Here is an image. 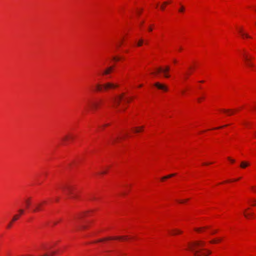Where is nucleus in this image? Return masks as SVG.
<instances>
[{
    "mask_svg": "<svg viewBox=\"0 0 256 256\" xmlns=\"http://www.w3.org/2000/svg\"><path fill=\"white\" fill-rule=\"evenodd\" d=\"M204 244L202 241H196L190 244L188 247L190 250L194 253L195 256H207L211 254V252L208 250L200 248L204 245Z\"/></svg>",
    "mask_w": 256,
    "mask_h": 256,
    "instance_id": "f257e3e1",
    "label": "nucleus"
},
{
    "mask_svg": "<svg viewBox=\"0 0 256 256\" xmlns=\"http://www.w3.org/2000/svg\"><path fill=\"white\" fill-rule=\"evenodd\" d=\"M118 84L110 82H108L103 84L104 91H106L110 89L118 88Z\"/></svg>",
    "mask_w": 256,
    "mask_h": 256,
    "instance_id": "f03ea898",
    "label": "nucleus"
},
{
    "mask_svg": "<svg viewBox=\"0 0 256 256\" xmlns=\"http://www.w3.org/2000/svg\"><path fill=\"white\" fill-rule=\"evenodd\" d=\"M124 94H122L120 95L116 96L112 98V100L116 104V107L118 106L120 104V101L123 99Z\"/></svg>",
    "mask_w": 256,
    "mask_h": 256,
    "instance_id": "7ed1b4c3",
    "label": "nucleus"
},
{
    "mask_svg": "<svg viewBox=\"0 0 256 256\" xmlns=\"http://www.w3.org/2000/svg\"><path fill=\"white\" fill-rule=\"evenodd\" d=\"M62 190L67 195H70L72 194V190L74 188L70 185H66L63 186L62 188Z\"/></svg>",
    "mask_w": 256,
    "mask_h": 256,
    "instance_id": "20e7f679",
    "label": "nucleus"
},
{
    "mask_svg": "<svg viewBox=\"0 0 256 256\" xmlns=\"http://www.w3.org/2000/svg\"><path fill=\"white\" fill-rule=\"evenodd\" d=\"M157 72H162L164 74V76L166 78H169L170 76L168 74V72L170 70V67L168 66H166L164 68H158L156 69Z\"/></svg>",
    "mask_w": 256,
    "mask_h": 256,
    "instance_id": "39448f33",
    "label": "nucleus"
},
{
    "mask_svg": "<svg viewBox=\"0 0 256 256\" xmlns=\"http://www.w3.org/2000/svg\"><path fill=\"white\" fill-rule=\"evenodd\" d=\"M127 236H116V237H108L105 238L100 239L98 241L95 242H103L106 240H126Z\"/></svg>",
    "mask_w": 256,
    "mask_h": 256,
    "instance_id": "423d86ee",
    "label": "nucleus"
},
{
    "mask_svg": "<svg viewBox=\"0 0 256 256\" xmlns=\"http://www.w3.org/2000/svg\"><path fill=\"white\" fill-rule=\"evenodd\" d=\"M243 56H244V60L246 65L250 67V68L253 67L254 64L252 63L250 59L248 57V56L246 54H243Z\"/></svg>",
    "mask_w": 256,
    "mask_h": 256,
    "instance_id": "0eeeda50",
    "label": "nucleus"
},
{
    "mask_svg": "<svg viewBox=\"0 0 256 256\" xmlns=\"http://www.w3.org/2000/svg\"><path fill=\"white\" fill-rule=\"evenodd\" d=\"M114 70V66H111L106 68L102 72V75L106 76L109 74Z\"/></svg>",
    "mask_w": 256,
    "mask_h": 256,
    "instance_id": "6e6552de",
    "label": "nucleus"
},
{
    "mask_svg": "<svg viewBox=\"0 0 256 256\" xmlns=\"http://www.w3.org/2000/svg\"><path fill=\"white\" fill-rule=\"evenodd\" d=\"M154 86H156L157 88H158V89L160 90H163L164 91H167L168 90V88L167 87L162 84H161L159 82H156L154 84Z\"/></svg>",
    "mask_w": 256,
    "mask_h": 256,
    "instance_id": "1a4fd4ad",
    "label": "nucleus"
},
{
    "mask_svg": "<svg viewBox=\"0 0 256 256\" xmlns=\"http://www.w3.org/2000/svg\"><path fill=\"white\" fill-rule=\"evenodd\" d=\"M250 164L248 162H246V161H242L240 163V166L242 168H245L247 166H249Z\"/></svg>",
    "mask_w": 256,
    "mask_h": 256,
    "instance_id": "9d476101",
    "label": "nucleus"
},
{
    "mask_svg": "<svg viewBox=\"0 0 256 256\" xmlns=\"http://www.w3.org/2000/svg\"><path fill=\"white\" fill-rule=\"evenodd\" d=\"M42 206V204H41V203L36 204L34 206V209L33 212H36L37 211L40 210H41Z\"/></svg>",
    "mask_w": 256,
    "mask_h": 256,
    "instance_id": "9b49d317",
    "label": "nucleus"
},
{
    "mask_svg": "<svg viewBox=\"0 0 256 256\" xmlns=\"http://www.w3.org/2000/svg\"><path fill=\"white\" fill-rule=\"evenodd\" d=\"M224 112H226L228 116H230L234 114V110L230 109H223L222 110Z\"/></svg>",
    "mask_w": 256,
    "mask_h": 256,
    "instance_id": "f8f14e48",
    "label": "nucleus"
},
{
    "mask_svg": "<svg viewBox=\"0 0 256 256\" xmlns=\"http://www.w3.org/2000/svg\"><path fill=\"white\" fill-rule=\"evenodd\" d=\"M96 90L97 91L100 92V91L104 90L103 84H96Z\"/></svg>",
    "mask_w": 256,
    "mask_h": 256,
    "instance_id": "ddd939ff",
    "label": "nucleus"
},
{
    "mask_svg": "<svg viewBox=\"0 0 256 256\" xmlns=\"http://www.w3.org/2000/svg\"><path fill=\"white\" fill-rule=\"evenodd\" d=\"M239 32L243 38H250V36L248 34L244 33L242 29L239 30Z\"/></svg>",
    "mask_w": 256,
    "mask_h": 256,
    "instance_id": "4468645a",
    "label": "nucleus"
},
{
    "mask_svg": "<svg viewBox=\"0 0 256 256\" xmlns=\"http://www.w3.org/2000/svg\"><path fill=\"white\" fill-rule=\"evenodd\" d=\"M98 104L95 102H92L90 104V107L92 109H96L98 107Z\"/></svg>",
    "mask_w": 256,
    "mask_h": 256,
    "instance_id": "2eb2a0df",
    "label": "nucleus"
},
{
    "mask_svg": "<svg viewBox=\"0 0 256 256\" xmlns=\"http://www.w3.org/2000/svg\"><path fill=\"white\" fill-rule=\"evenodd\" d=\"M182 231H180L179 230L176 229V230H172V231L170 232V234L172 235H176V234H182Z\"/></svg>",
    "mask_w": 256,
    "mask_h": 256,
    "instance_id": "dca6fc26",
    "label": "nucleus"
},
{
    "mask_svg": "<svg viewBox=\"0 0 256 256\" xmlns=\"http://www.w3.org/2000/svg\"><path fill=\"white\" fill-rule=\"evenodd\" d=\"M176 174H169V175H168L166 176H164L162 178H161V180L162 181L166 179H167L168 178H172V177L173 176H175Z\"/></svg>",
    "mask_w": 256,
    "mask_h": 256,
    "instance_id": "f3484780",
    "label": "nucleus"
},
{
    "mask_svg": "<svg viewBox=\"0 0 256 256\" xmlns=\"http://www.w3.org/2000/svg\"><path fill=\"white\" fill-rule=\"evenodd\" d=\"M20 214H17L14 215L12 218V222H15L20 217Z\"/></svg>",
    "mask_w": 256,
    "mask_h": 256,
    "instance_id": "a211bd4d",
    "label": "nucleus"
},
{
    "mask_svg": "<svg viewBox=\"0 0 256 256\" xmlns=\"http://www.w3.org/2000/svg\"><path fill=\"white\" fill-rule=\"evenodd\" d=\"M143 128H144V126L136 128V129L134 130V132H139Z\"/></svg>",
    "mask_w": 256,
    "mask_h": 256,
    "instance_id": "6ab92c4d",
    "label": "nucleus"
},
{
    "mask_svg": "<svg viewBox=\"0 0 256 256\" xmlns=\"http://www.w3.org/2000/svg\"><path fill=\"white\" fill-rule=\"evenodd\" d=\"M244 216L246 218H249L250 216H253L252 214H247L245 212H244Z\"/></svg>",
    "mask_w": 256,
    "mask_h": 256,
    "instance_id": "aec40b11",
    "label": "nucleus"
},
{
    "mask_svg": "<svg viewBox=\"0 0 256 256\" xmlns=\"http://www.w3.org/2000/svg\"><path fill=\"white\" fill-rule=\"evenodd\" d=\"M143 42H144V40L142 39H140L138 40L137 46H142Z\"/></svg>",
    "mask_w": 256,
    "mask_h": 256,
    "instance_id": "412c9836",
    "label": "nucleus"
},
{
    "mask_svg": "<svg viewBox=\"0 0 256 256\" xmlns=\"http://www.w3.org/2000/svg\"><path fill=\"white\" fill-rule=\"evenodd\" d=\"M25 202L26 203V208H28L30 204V199H28V200H26Z\"/></svg>",
    "mask_w": 256,
    "mask_h": 256,
    "instance_id": "4be33fe9",
    "label": "nucleus"
},
{
    "mask_svg": "<svg viewBox=\"0 0 256 256\" xmlns=\"http://www.w3.org/2000/svg\"><path fill=\"white\" fill-rule=\"evenodd\" d=\"M69 138H72V136H66L62 138V140L65 141L67 140Z\"/></svg>",
    "mask_w": 256,
    "mask_h": 256,
    "instance_id": "5701e85b",
    "label": "nucleus"
},
{
    "mask_svg": "<svg viewBox=\"0 0 256 256\" xmlns=\"http://www.w3.org/2000/svg\"><path fill=\"white\" fill-rule=\"evenodd\" d=\"M18 214H20V216L21 214H22L24 212V209H19L18 210Z\"/></svg>",
    "mask_w": 256,
    "mask_h": 256,
    "instance_id": "b1692460",
    "label": "nucleus"
},
{
    "mask_svg": "<svg viewBox=\"0 0 256 256\" xmlns=\"http://www.w3.org/2000/svg\"><path fill=\"white\" fill-rule=\"evenodd\" d=\"M220 240H221L220 239V240H212L210 241V243H212V244L216 243V242H220Z\"/></svg>",
    "mask_w": 256,
    "mask_h": 256,
    "instance_id": "393cba45",
    "label": "nucleus"
},
{
    "mask_svg": "<svg viewBox=\"0 0 256 256\" xmlns=\"http://www.w3.org/2000/svg\"><path fill=\"white\" fill-rule=\"evenodd\" d=\"M184 6H182L181 8H180L178 11L180 12H183L184 11Z\"/></svg>",
    "mask_w": 256,
    "mask_h": 256,
    "instance_id": "a878e982",
    "label": "nucleus"
},
{
    "mask_svg": "<svg viewBox=\"0 0 256 256\" xmlns=\"http://www.w3.org/2000/svg\"><path fill=\"white\" fill-rule=\"evenodd\" d=\"M113 60L115 61H118L120 60V58H118L116 56H114L113 57Z\"/></svg>",
    "mask_w": 256,
    "mask_h": 256,
    "instance_id": "bb28decb",
    "label": "nucleus"
},
{
    "mask_svg": "<svg viewBox=\"0 0 256 256\" xmlns=\"http://www.w3.org/2000/svg\"><path fill=\"white\" fill-rule=\"evenodd\" d=\"M228 159L231 162L234 163L235 162V160L234 159H232L228 157Z\"/></svg>",
    "mask_w": 256,
    "mask_h": 256,
    "instance_id": "cd10ccee",
    "label": "nucleus"
},
{
    "mask_svg": "<svg viewBox=\"0 0 256 256\" xmlns=\"http://www.w3.org/2000/svg\"><path fill=\"white\" fill-rule=\"evenodd\" d=\"M196 228L195 230L198 232H200V230L201 229H202V228Z\"/></svg>",
    "mask_w": 256,
    "mask_h": 256,
    "instance_id": "c85d7f7f",
    "label": "nucleus"
},
{
    "mask_svg": "<svg viewBox=\"0 0 256 256\" xmlns=\"http://www.w3.org/2000/svg\"><path fill=\"white\" fill-rule=\"evenodd\" d=\"M12 222H12H12H10V224L8 225V228H10L12 226Z\"/></svg>",
    "mask_w": 256,
    "mask_h": 256,
    "instance_id": "c756f323",
    "label": "nucleus"
},
{
    "mask_svg": "<svg viewBox=\"0 0 256 256\" xmlns=\"http://www.w3.org/2000/svg\"><path fill=\"white\" fill-rule=\"evenodd\" d=\"M228 125H224V126H220V127H218V128H214V129H219V128H224V127H226V126Z\"/></svg>",
    "mask_w": 256,
    "mask_h": 256,
    "instance_id": "7c9ffc66",
    "label": "nucleus"
},
{
    "mask_svg": "<svg viewBox=\"0 0 256 256\" xmlns=\"http://www.w3.org/2000/svg\"><path fill=\"white\" fill-rule=\"evenodd\" d=\"M186 200H178V202L180 203V204H182L184 203L185 201H186Z\"/></svg>",
    "mask_w": 256,
    "mask_h": 256,
    "instance_id": "2f4dec72",
    "label": "nucleus"
},
{
    "mask_svg": "<svg viewBox=\"0 0 256 256\" xmlns=\"http://www.w3.org/2000/svg\"><path fill=\"white\" fill-rule=\"evenodd\" d=\"M189 74H185V76H184V79H186H186H187V78H188V76Z\"/></svg>",
    "mask_w": 256,
    "mask_h": 256,
    "instance_id": "473e14b6",
    "label": "nucleus"
},
{
    "mask_svg": "<svg viewBox=\"0 0 256 256\" xmlns=\"http://www.w3.org/2000/svg\"><path fill=\"white\" fill-rule=\"evenodd\" d=\"M160 9L162 10H164V4H162L160 6Z\"/></svg>",
    "mask_w": 256,
    "mask_h": 256,
    "instance_id": "72a5a7b5",
    "label": "nucleus"
},
{
    "mask_svg": "<svg viewBox=\"0 0 256 256\" xmlns=\"http://www.w3.org/2000/svg\"><path fill=\"white\" fill-rule=\"evenodd\" d=\"M252 189L254 191H256V186H252Z\"/></svg>",
    "mask_w": 256,
    "mask_h": 256,
    "instance_id": "f704fd0d",
    "label": "nucleus"
},
{
    "mask_svg": "<svg viewBox=\"0 0 256 256\" xmlns=\"http://www.w3.org/2000/svg\"><path fill=\"white\" fill-rule=\"evenodd\" d=\"M168 4V2H164L163 4H164V5H166V4Z\"/></svg>",
    "mask_w": 256,
    "mask_h": 256,
    "instance_id": "c9c22d12",
    "label": "nucleus"
},
{
    "mask_svg": "<svg viewBox=\"0 0 256 256\" xmlns=\"http://www.w3.org/2000/svg\"><path fill=\"white\" fill-rule=\"evenodd\" d=\"M122 44V42H120V43H119V44L118 45V47L120 46H121Z\"/></svg>",
    "mask_w": 256,
    "mask_h": 256,
    "instance_id": "e433bc0d",
    "label": "nucleus"
},
{
    "mask_svg": "<svg viewBox=\"0 0 256 256\" xmlns=\"http://www.w3.org/2000/svg\"><path fill=\"white\" fill-rule=\"evenodd\" d=\"M48 256V254H44V255H42V256Z\"/></svg>",
    "mask_w": 256,
    "mask_h": 256,
    "instance_id": "4c0bfd02",
    "label": "nucleus"
},
{
    "mask_svg": "<svg viewBox=\"0 0 256 256\" xmlns=\"http://www.w3.org/2000/svg\"><path fill=\"white\" fill-rule=\"evenodd\" d=\"M152 29L151 28H148V30H149L150 32L152 31Z\"/></svg>",
    "mask_w": 256,
    "mask_h": 256,
    "instance_id": "58836bf2",
    "label": "nucleus"
},
{
    "mask_svg": "<svg viewBox=\"0 0 256 256\" xmlns=\"http://www.w3.org/2000/svg\"><path fill=\"white\" fill-rule=\"evenodd\" d=\"M54 254H55V252H52V254H50V256H53V255H54Z\"/></svg>",
    "mask_w": 256,
    "mask_h": 256,
    "instance_id": "ea45409f",
    "label": "nucleus"
},
{
    "mask_svg": "<svg viewBox=\"0 0 256 256\" xmlns=\"http://www.w3.org/2000/svg\"><path fill=\"white\" fill-rule=\"evenodd\" d=\"M118 138H118H118H114V139L113 140H114V141H115V140H116V139H118Z\"/></svg>",
    "mask_w": 256,
    "mask_h": 256,
    "instance_id": "a19ab883",
    "label": "nucleus"
},
{
    "mask_svg": "<svg viewBox=\"0 0 256 256\" xmlns=\"http://www.w3.org/2000/svg\"><path fill=\"white\" fill-rule=\"evenodd\" d=\"M108 125H109V124H106L102 126H108Z\"/></svg>",
    "mask_w": 256,
    "mask_h": 256,
    "instance_id": "79ce46f5",
    "label": "nucleus"
},
{
    "mask_svg": "<svg viewBox=\"0 0 256 256\" xmlns=\"http://www.w3.org/2000/svg\"><path fill=\"white\" fill-rule=\"evenodd\" d=\"M86 226H82V228H85Z\"/></svg>",
    "mask_w": 256,
    "mask_h": 256,
    "instance_id": "37998d69",
    "label": "nucleus"
},
{
    "mask_svg": "<svg viewBox=\"0 0 256 256\" xmlns=\"http://www.w3.org/2000/svg\"><path fill=\"white\" fill-rule=\"evenodd\" d=\"M127 136V134H124V136H122V138H124V136Z\"/></svg>",
    "mask_w": 256,
    "mask_h": 256,
    "instance_id": "c03bdc74",
    "label": "nucleus"
},
{
    "mask_svg": "<svg viewBox=\"0 0 256 256\" xmlns=\"http://www.w3.org/2000/svg\"><path fill=\"white\" fill-rule=\"evenodd\" d=\"M142 84H140V85H139L138 87H139V88H140V87H142Z\"/></svg>",
    "mask_w": 256,
    "mask_h": 256,
    "instance_id": "a18cd8bd",
    "label": "nucleus"
},
{
    "mask_svg": "<svg viewBox=\"0 0 256 256\" xmlns=\"http://www.w3.org/2000/svg\"><path fill=\"white\" fill-rule=\"evenodd\" d=\"M106 172H102V174H105Z\"/></svg>",
    "mask_w": 256,
    "mask_h": 256,
    "instance_id": "49530a36",
    "label": "nucleus"
},
{
    "mask_svg": "<svg viewBox=\"0 0 256 256\" xmlns=\"http://www.w3.org/2000/svg\"><path fill=\"white\" fill-rule=\"evenodd\" d=\"M254 202L256 204V200H254Z\"/></svg>",
    "mask_w": 256,
    "mask_h": 256,
    "instance_id": "de8ad7c7",
    "label": "nucleus"
},
{
    "mask_svg": "<svg viewBox=\"0 0 256 256\" xmlns=\"http://www.w3.org/2000/svg\"><path fill=\"white\" fill-rule=\"evenodd\" d=\"M126 102H130V100H126Z\"/></svg>",
    "mask_w": 256,
    "mask_h": 256,
    "instance_id": "09e8293b",
    "label": "nucleus"
},
{
    "mask_svg": "<svg viewBox=\"0 0 256 256\" xmlns=\"http://www.w3.org/2000/svg\"><path fill=\"white\" fill-rule=\"evenodd\" d=\"M174 62L176 63V60H174Z\"/></svg>",
    "mask_w": 256,
    "mask_h": 256,
    "instance_id": "8fccbe9b",
    "label": "nucleus"
},
{
    "mask_svg": "<svg viewBox=\"0 0 256 256\" xmlns=\"http://www.w3.org/2000/svg\"><path fill=\"white\" fill-rule=\"evenodd\" d=\"M74 196H70V198H74Z\"/></svg>",
    "mask_w": 256,
    "mask_h": 256,
    "instance_id": "3c124183",
    "label": "nucleus"
},
{
    "mask_svg": "<svg viewBox=\"0 0 256 256\" xmlns=\"http://www.w3.org/2000/svg\"><path fill=\"white\" fill-rule=\"evenodd\" d=\"M200 82H204V81L201 80V81H200Z\"/></svg>",
    "mask_w": 256,
    "mask_h": 256,
    "instance_id": "603ef678",
    "label": "nucleus"
},
{
    "mask_svg": "<svg viewBox=\"0 0 256 256\" xmlns=\"http://www.w3.org/2000/svg\"><path fill=\"white\" fill-rule=\"evenodd\" d=\"M205 164V165H206V164Z\"/></svg>",
    "mask_w": 256,
    "mask_h": 256,
    "instance_id": "864d4df0",
    "label": "nucleus"
},
{
    "mask_svg": "<svg viewBox=\"0 0 256 256\" xmlns=\"http://www.w3.org/2000/svg\"><path fill=\"white\" fill-rule=\"evenodd\" d=\"M156 73L152 72V74H156Z\"/></svg>",
    "mask_w": 256,
    "mask_h": 256,
    "instance_id": "5fc2aeb1",
    "label": "nucleus"
},
{
    "mask_svg": "<svg viewBox=\"0 0 256 256\" xmlns=\"http://www.w3.org/2000/svg\"><path fill=\"white\" fill-rule=\"evenodd\" d=\"M198 101L200 102V98L198 99Z\"/></svg>",
    "mask_w": 256,
    "mask_h": 256,
    "instance_id": "6e6d98bb",
    "label": "nucleus"
},
{
    "mask_svg": "<svg viewBox=\"0 0 256 256\" xmlns=\"http://www.w3.org/2000/svg\"><path fill=\"white\" fill-rule=\"evenodd\" d=\"M216 232V231H214V233H215Z\"/></svg>",
    "mask_w": 256,
    "mask_h": 256,
    "instance_id": "4d7b16f0",
    "label": "nucleus"
},
{
    "mask_svg": "<svg viewBox=\"0 0 256 256\" xmlns=\"http://www.w3.org/2000/svg\"><path fill=\"white\" fill-rule=\"evenodd\" d=\"M255 108H256V106L255 107Z\"/></svg>",
    "mask_w": 256,
    "mask_h": 256,
    "instance_id": "13d9d810",
    "label": "nucleus"
}]
</instances>
